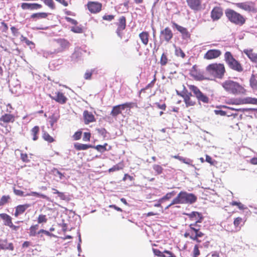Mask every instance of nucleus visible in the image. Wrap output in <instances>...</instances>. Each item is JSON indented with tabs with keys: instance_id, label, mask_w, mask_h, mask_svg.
Returning <instances> with one entry per match:
<instances>
[{
	"instance_id": "nucleus-1",
	"label": "nucleus",
	"mask_w": 257,
	"mask_h": 257,
	"mask_svg": "<svg viewBox=\"0 0 257 257\" xmlns=\"http://www.w3.org/2000/svg\"><path fill=\"white\" fill-rule=\"evenodd\" d=\"M221 86L224 90L229 94L234 95H245L247 90L244 86L237 81L231 79H227L221 83Z\"/></svg>"
},
{
	"instance_id": "nucleus-2",
	"label": "nucleus",
	"mask_w": 257,
	"mask_h": 257,
	"mask_svg": "<svg viewBox=\"0 0 257 257\" xmlns=\"http://www.w3.org/2000/svg\"><path fill=\"white\" fill-rule=\"evenodd\" d=\"M206 73L214 78L221 79L226 73L224 64L221 63H213L207 65L205 69Z\"/></svg>"
},
{
	"instance_id": "nucleus-3",
	"label": "nucleus",
	"mask_w": 257,
	"mask_h": 257,
	"mask_svg": "<svg viewBox=\"0 0 257 257\" xmlns=\"http://www.w3.org/2000/svg\"><path fill=\"white\" fill-rule=\"evenodd\" d=\"M224 60L230 69L239 73L243 71L242 65L234 57L231 52L226 51L225 52Z\"/></svg>"
},
{
	"instance_id": "nucleus-4",
	"label": "nucleus",
	"mask_w": 257,
	"mask_h": 257,
	"mask_svg": "<svg viewBox=\"0 0 257 257\" xmlns=\"http://www.w3.org/2000/svg\"><path fill=\"white\" fill-rule=\"evenodd\" d=\"M189 229L184 233V237H189L198 243L201 242V240L198 238L202 237L204 234L200 231V225L198 223H191L189 224Z\"/></svg>"
},
{
	"instance_id": "nucleus-5",
	"label": "nucleus",
	"mask_w": 257,
	"mask_h": 257,
	"mask_svg": "<svg viewBox=\"0 0 257 257\" xmlns=\"http://www.w3.org/2000/svg\"><path fill=\"white\" fill-rule=\"evenodd\" d=\"M197 199V197L194 194L189 193L185 191H181L173 199V203L191 204L195 203Z\"/></svg>"
},
{
	"instance_id": "nucleus-6",
	"label": "nucleus",
	"mask_w": 257,
	"mask_h": 257,
	"mask_svg": "<svg viewBox=\"0 0 257 257\" xmlns=\"http://www.w3.org/2000/svg\"><path fill=\"white\" fill-rule=\"evenodd\" d=\"M225 14L228 20L236 25L241 26L246 22V18L243 16L233 10L227 9Z\"/></svg>"
},
{
	"instance_id": "nucleus-7",
	"label": "nucleus",
	"mask_w": 257,
	"mask_h": 257,
	"mask_svg": "<svg viewBox=\"0 0 257 257\" xmlns=\"http://www.w3.org/2000/svg\"><path fill=\"white\" fill-rule=\"evenodd\" d=\"M189 89L193 93L197 100L199 102H202L204 103H208L209 102V97L196 86L194 85H188Z\"/></svg>"
},
{
	"instance_id": "nucleus-8",
	"label": "nucleus",
	"mask_w": 257,
	"mask_h": 257,
	"mask_svg": "<svg viewBox=\"0 0 257 257\" xmlns=\"http://www.w3.org/2000/svg\"><path fill=\"white\" fill-rule=\"evenodd\" d=\"M234 5L237 8L248 13H256L257 12L254 3L251 1L237 3Z\"/></svg>"
},
{
	"instance_id": "nucleus-9",
	"label": "nucleus",
	"mask_w": 257,
	"mask_h": 257,
	"mask_svg": "<svg viewBox=\"0 0 257 257\" xmlns=\"http://www.w3.org/2000/svg\"><path fill=\"white\" fill-rule=\"evenodd\" d=\"M134 103L133 102H125L123 104L114 106L110 112V115L113 117H116L121 113L122 110L125 108H131L133 107Z\"/></svg>"
},
{
	"instance_id": "nucleus-10",
	"label": "nucleus",
	"mask_w": 257,
	"mask_h": 257,
	"mask_svg": "<svg viewBox=\"0 0 257 257\" xmlns=\"http://www.w3.org/2000/svg\"><path fill=\"white\" fill-rule=\"evenodd\" d=\"M190 75L195 80L201 81L206 79L203 72L198 68V66L194 65L190 70Z\"/></svg>"
},
{
	"instance_id": "nucleus-11",
	"label": "nucleus",
	"mask_w": 257,
	"mask_h": 257,
	"mask_svg": "<svg viewBox=\"0 0 257 257\" xmlns=\"http://www.w3.org/2000/svg\"><path fill=\"white\" fill-rule=\"evenodd\" d=\"M222 55V52L219 49L208 50L204 55V59L210 60L217 59Z\"/></svg>"
},
{
	"instance_id": "nucleus-12",
	"label": "nucleus",
	"mask_w": 257,
	"mask_h": 257,
	"mask_svg": "<svg viewBox=\"0 0 257 257\" xmlns=\"http://www.w3.org/2000/svg\"><path fill=\"white\" fill-rule=\"evenodd\" d=\"M87 7L91 13L97 14L102 10V5L98 2L89 1L87 3Z\"/></svg>"
},
{
	"instance_id": "nucleus-13",
	"label": "nucleus",
	"mask_w": 257,
	"mask_h": 257,
	"mask_svg": "<svg viewBox=\"0 0 257 257\" xmlns=\"http://www.w3.org/2000/svg\"><path fill=\"white\" fill-rule=\"evenodd\" d=\"M183 98L187 107L194 106L196 104V100L193 98L192 93L188 90L186 92Z\"/></svg>"
},
{
	"instance_id": "nucleus-14",
	"label": "nucleus",
	"mask_w": 257,
	"mask_h": 257,
	"mask_svg": "<svg viewBox=\"0 0 257 257\" xmlns=\"http://www.w3.org/2000/svg\"><path fill=\"white\" fill-rule=\"evenodd\" d=\"M53 96L50 95L51 98L61 104L66 103L68 99L64 94L61 91H56Z\"/></svg>"
},
{
	"instance_id": "nucleus-15",
	"label": "nucleus",
	"mask_w": 257,
	"mask_h": 257,
	"mask_svg": "<svg viewBox=\"0 0 257 257\" xmlns=\"http://www.w3.org/2000/svg\"><path fill=\"white\" fill-rule=\"evenodd\" d=\"M223 9L220 7L216 6L213 8L210 13V17L213 21L219 20L223 16Z\"/></svg>"
},
{
	"instance_id": "nucleus-16",
	"label": "nucleus",
	"mask_w": 257,
	"mask_h": 257,
	"mask_svg": "<svg viewBox=\"0 0 257 257\" xmlns=\"http://www.w3.org/2000/svg\"><path fill=\"white\" fill-rule=\"evenodd\" d=\"M15 121V116L11 113H5L0 117V125L13 123Z\"/></svg>"
},
{
	"instance_id": "nucleus-17",
	"label": "nucleus",
	"mask_w": 257,
	"mask_h": 257,
	"mask_svg": "<svg viewBox=\"0 0 257 257\" xmlns=\"http://www.w3.org/2000/svg\"><path fill=\"white\" fill-rule=\"evenodd\" d=\"M58 47L54 50V53H58L63 52L70 46L69 42L65 39H59L57 40Z\"/></svg>"
},
{
	"instance_id": "nucleus-18",
	"label": "nucleus",
	"mask_w": 257,
	"mask_h": 257,
	"mask_svg": "<svg viewBox=\"0 0 257 257\" xmlns=\"http://www.w3.org/2000/svg\"><path fill=\"white\" fill-rule=\"evenodd\" d=\"M173 34L171 29L167 27L160 32V38L168 43L173 38Z\"/></svg>"
},
{
	"instance_id": "nucleus-19",
	"label": "nucleus",
	"mask_w": 257,
	"mask_h": 257,
	"mask_svg": "<svg viewBox=\"0 0 257 257\" xmlns=\"http://www.w3.org/2000/svg\"><path fill=\"white\" fill-rule=\"evenodd\" d=\"M184 214L187 215L191 221H194V223H201L203 219L202 214L197 211H193L190 213H184Z\"/></svg>"
},
{
	"instance_id": "nucleus-20",
	"label": "nucleus",
	"mask_w": 257,
	"mask_h": 257,
	"mask_svg": "<svg viewBox=\"0 0 257 257\" xmlns=\"http://www.w3.org/2000/svg\"><path fill=\"white\" fill-rule=\"evenodd\" d=\"M42 5L38 3H23L21 5V8L23 11L30 10L34 11L40 9Z\"/></svg>"
},
{
	"instance_id": "nucleus-21",
	"label": "nucleus",
	"mask_w": 257,
	"mask_h": 257,
	"mask_svg": "<svg viewBox=\"0 0 257 257\" xmlns=\"http://www.w3.org/2000/svg\"><path fill=\"white\" fill-rule=\"evenodd\" d=\"M188 7L192 10L199 11L202 9V0H186Z\"/></svg>"
},
{
	"instance_id": "nucleus-22",
	"label": "nucleus",
	"mask_w": 257,
	"mask_h": 257,
	"mask_svg": "<svg viewBox=\"0 0 257 257\" xmlns=\"http://www.w3.org/2000/svg\"><path fill=\"white\" fill-rule=\"evenodd\" d=\"M172 27L176 28L182 35L183 39H186L190 38V34L186 28L179 25L175 22H171Z\"/></svg>"
},
{
	"instance_id": "nucleus-23",
	"label": "nucleus",
	"mask_w": 257,
	"mask_h": 257,
	"mask_svg": "<svg viewBox=\"0 0 257 257\" xmlns=\"http://www.w3.org/2000/svg\"><path fill=\"white\" fill-rule=\"evenodd\" d=\"M83 116L84 122L85 124H88L89 123L93 122L96 121L94 115L92 112L85 110L83 111Z\"/></svg>"
},
{
	"instance_id": "nucleus-24",
	"label": "nucleus",
	"mask_w": 257,
	"mask_h": 257,
	"mask_svg": "<svg viewBox=\"0 0 257 257\" xmlns=\"http://www.w3.org/2000/svg\"><path fill=\"white\" fill-rule=\"evenodd\" d=\"M14 249V246L12 242L8 243L7 239L2 240L0 238V250H9L13 251Z\"/></svg>"
},
{
	"instance_id": "nucleus-25",
	"label": "nucleus",
	"mask_w": 257,
	"mask_h": 257,
	"mask_svg": "<svg viewBox=\"0 0 257 257\" xmlns=\"http://www.w3.org/2000/svg\"><path fill=\"white\" fill-rule=\"evenodd\" d=\"M30 206V205L29 204L18 205L15 208V212L14 213L15 216L17 217L20 215L22 214Z\"/></svg>"
},
{
	"instance_id": "nucleus-26",
	"label": "nucleus",
	"mask_w": 257,
	"mask_h": 257,
	"mask_svg": "<svg viewBox=\"0 0 257 257\" xmlns=\"http://www.w3.org/2000/svg\"><path fill=\"white\" fill-rule=\"evenodd\" d=\"M243 52L251 62L257 64V53H254L252 49H244Z\"/></svg>"
},
{
	"instance_id": "nucleus-27",
	"label": "nucleus",
	"mask_w": 257,
	"mask_h": 257,
	"mask_svg": "<svg viewBox=\"0 0 257 257\" xmlns=\"http://www.w3.org/2000/svg\"><path fill=\"white\" fill-rule=\"evenodd\" d=\"M49 15V13L46 12L36 13L32 14L30 16V18L33 21H36L40 19H46Z\"/></svg>"
},
{
	"instance_id": "nucleus-28",
	"label": "nucleus",
	"mask_w": 257,
	"mask_h": 257,
	"mask_svg": "<svg viewBox=\"0 0 257 257\" xmlns=\"http://www.w3.org/2000/svg\"><path fill=\"white\" fill-rule=\"evenodd\" d=\"M107 146H108L107 143H104V145H98L96 146H92V148L96 150H97L98 152L101 153H103L105 151H110L111 150L112 147L110 146H109L108 148H107Z\"/></svg>"
},
{
	"instance_id": "nucleus-29",
	"label": "nucleus",
	"mask_w": 257,
	"mask_h": 257,
	"mask_svg": "<svg viewBox=\"0 0 257 257\" xmlns=\"http://www.w3.org/2000/svg\"><path fill=\"white\" fill-rule=\"evenodd\" d=\"M139 37L142 43L145 45L147 46L149 41L150 35L149 32L147 31H143L139 34Z\"/></svg>"
},
{
	"instance_id": "nucleus-30",
	"label": "nucleus",
	"mask_w": 257,
	"mask_h": 257,
	"mask_svg": "<svg viewBox=\"0 0 257 257\" xmlns=\"http://www.w3.org/2000/svg\"><path fill=\"white\" fill-rule=\"evenodd\" d=\"M0 218L3 220L4 225L6 226H9L10 225L13 223L12 218L8 214L4 213H1Z\"/></svg>"
},
{
	"instance_id": "nucleus-31",
	"label": "nucleus",
	"mask_w": 257,
	"mask_h": 257,
	"mask_svg": "<svg viewBox=\"0 0 257 257\" xmlns=\"http://www.w3.org/2000/svg\"><path fill=\"white\" fill-rule=\"evenodd\" d=\"M117 31H121L125 29L126 27V18L124 16L120 17L118 19L117 23Z\"/></svg>"
},
{
	"instance_id": "nucleus-32",
	"label": "nucleus",
	"mask_w": 257,
	"mask_h": 257,
	"mask_svg": "<svg viewBox=\"0 0 257 257\" xmlns=\"http://www.w3.org/2000/svg\"><path fill=\"white\" fill-rule=\"evenodd\" d=\"M249 85L254 90H257V75L251 74L249 79Z\"/></svg>"
},
{
	"instance_id": "nucleus-33",
	"label": "nucleus",
	"mask_w": 257,
	"mask_h": 257,
	"mask_svg": "<svg viewBox=\"0 0 257 257\" xmlns=\"http://www.w3.org/2000/svg\"><path fill=\"white\" fill-rule=\"evenodd\" d=\"M74 148L77 151L86 150L89 148H92V145L88 144H83L80 143H76L74 145Z\"/></svg>"
},
{
	"instance_id": "nucleus-34",
	"label": "nucleus",
	"mask_w": 257,
	"mask_h": 257,
	"mask_svg": "<svg viewBox=\"0 0 257 257\" xmlns=\"http://www.w3.org/2000/svg\"><path fill=\"white\" fill-rule=\"evenodd\" d=\"M40 132V127L36 125L31 130V135L33 136V140L35 141L38 139V134Z\"/></svg>"
},
{
	"instance_id": "nucleus-35",
	"label": "nucleus",
	"mask_w": 257,
	"mask_h": 257,
	"mask_svg": "<svg viewBox=\"0 0 257 257\" xmlns=\"http://www.w3.org/2000/svg\"><path fill=\"white\" fill-rule=\"evenodd\" d=\"M176 194V192L175 191H172V192L167 193L164 196L159 200V202L163 203L166 200H168L174 196Z\"/></svg>"
},
{
	"instance_id": "nucleus-36",
	"label": "nucleus",
	"mask_w": 257,
	"mask_h": 257,
	"mask_svg": "<svg viewBox=\"0 0 257 257\" xmlns=\"http://www.w3.org/2000/svg\"><path fill=\"white\" fill-rule=\"evenodd\" d=\"M39 228L38 224L33 225L29 228V236H35L38 234L37 230Z\"/></svg>"
},
{
	"instance_id": "nucleus-37",
	"label": "nucleus",
	"mask_w": 257,
	"mask_h": 257,
	"mask_svg": "<svg viewBox=\"0 0 257 257\" xmlns=\"http://www.w3.org/2000/svg\"><path fill=\"white\" fill-rule=\"evenodd\" d=\"M244 224L243 219L240 217H237L235 218L233 221V224L236 228L240 229L241 226Z\"/></svg>"
},
{
	"instance_id": "nucleus-38",
	"label": "nucleus",
	"mask_w": 257,
	"mask_h": 257,
	"mask_svg": "<svg viewBox=\"0 0 257 257\" xmlns=\"http://www.w3.org/2000/svg\"><path fill=\"white\" fill-rule=\"evenodd\" d=\"M42 138L45 141L49 143H53L55 141V139L46 132H43Z\"/></svg>"
},
{
	"instance_id": "nucleus-39",
	"label": "nucleus",
	"mask_w": 257,
	"mask_h": 257,
	"mask_svg": "<svg viewBox=\"0 0 257 257\" xmlns=\"http://www.w3.org/2000/svg\"><path fill=\"white\" fill-rule=\"evenodd\" d=\"M59 118V116L58 115H56L54 113L52 114L49 117V122H50L51 127H53L54 124L57 122Z\"/></svg>"
},
{
	"instance_id": "nucleus-40",
	"label": "nucleus",
	"mask_w": 257,
	"mask_h": 257,
	"mask_svg": "<svg viewBox=\"0 0 257 257\" xmlns=\"http://www.w3.org/2000/svg\"><path fill=\"white\" fill-rule=\"evenodd\" d=\"M226 103L228 104L235 105L243 104V99L242 98L232 99L226 102Z\"/></svg>"
},
{
	"instance_id": "nucleus-41",
	"label": "nucleus",
	"mask_w": 257,
	"mask_h": 257,
	"mask_svg": "<svg viewBox=\"0 0 257 257\" xmlns=\"http://www.w3.org/2000/svg\"><path fill=\"white\" fill-rule=\"evenodd\" d=\"M172 158L176 159L186 164L190 165L191 164V163L192 162V161L191 160H190L189 159L184 158L181 156H180L179 155L173 156H172Z\"/></svg>"
},
{
	"instance_id": "nucleus-42",
	"label": "nucleus",
	"mask_w": 257,
	"mask_h": 257,
	"mask_svg": "<svg viewBox=\"0 0 257 257\" xmlns=\"http://www.w3.org/2000/svg\"><path fill=\"white\" fill-rule=\"evenodd\" d=\"M11 197L10 195H3L0 199V206H4L9 203Z\"/></svg>"
},
{
	"instance_id": "nucleus-43",
	"label": "nucleus",
	"mask_w": 257,
	"mask_h": 257,
	"mask_svg": "<svg viewBox=\"0 0 257 257\" xmlns=\"http://www.w3.org/2000/svg\"><path fill=\"white\" fill-rule=\"evenodd\" d=\"M123 168V165L122 163H118L117 164H116L115 165H114L112 167L109 169L108 172L109 173L119 171L120 170H122Z\"/></svg>"
},
{
	"instance_id": "nucleus-44",
	"label": "nucleus",
	"mask_w": 257,
	"mask_h": 257,
	"mask_svg": "<svg viewBox=\"0 0 257 257\" xmlns=\"http://www.w3.org/2000/svg\"><path fill=\"white\" fill-rule=\"evenodd\" d=\"M168 62V58L166 53H163L161 57L160 63L161 66H165L167 65Z\"/></svg>"
},
{
	"instance_id": "nucleus-45",
	"label": "nucleus",
	"mask_w": 257,
	"mask_h": 257,
	"mask_svg": "<svg viewBox=\"0 0 257 257\" xmlns=\"http://www.w3.org/2000/svg\"><path fill=\"white\" fill-rule=\"evenodd\" d=\"M215 112L216 114L220 115L221 116H233L234 117H236L237 115V113H231L230 114H228L227 112L222 110H215Z\"/></svg>"
},
{
	"instance_id": "nucleus-46",
	"label": "nucleus",
	"mask_w": 257,
	"mask_h": 257,
	"mask_svg": "<svg viewBox=\"0 0 257 257\" xmlns=\"http://www.w3.org/2000/svg\"><path fill=\"white\" fill-rule=\"evenodd\" d=\"M28 195L41 197V198H42L43 199H45L47 200H49V198L47 196H46L44 194H43L39 193L37 192H34V191L31 192L30 193L28 194Z\"/></svg>"
},
{
	"instance_id": "nucleus-47",
	"label": "nucleus",
	"mask_w": 257,
	"mask_h": 257,
	"mask_svg": "<svg viewBox=\"0 0 257 257\" xmlns=\"http://www.w3.org/2000/svg\"><path fill=\"white\" fill-rule=\"evenodd\" d=\"M175 53L177 57H180L183 59H184L186 56L185 53L180 47L176 48L175 50Z\"/></svg>"
},
{
	"instance_id": "nucleus-48",
	"label": "nucleus",
	"mask_w": 257,
	"mask_h": 257,
	"mask_svg": "<svg viewBox=\"0 0 257 257\" xmlns=\"http://www.w3.org/2000/svg\"><path fill=\"white\" fill-rule=\"evenodd\" d=\"M44 4L50 9L54 10L56 8L55 3L53 0H42Z\"/></svg>"
},
{
	"instance_id": "nucleus-49",
	"label": "nucleus",
	"mask_w": 257,
	"mask_h": 257,
	"mask_svg": "<svg viewBox=\"0 0 257 257\" xmlns=\"http://www.w3.org/2000/svg\"><path fill=\"white\" fill-rule=\"evenodd\" d=\"M243 99V104L250 103L253 104H257V98L246 97Z\"/></svg>"
},
{
	"instance_id": "nucleus-50",
	"label": "nucleus",
	"mask_w": 257,
	"mask_h": 257,
	"mask_svg": "<svg viewBox=\"0 0 257 257\" xmlns=\"http://www.w3.org/2000/svg\"><path fill=\"white\" fill-rule=\"evenodd\" d=\"M48 220L46 215L40 214L37 218V221L38 223H46Z\"/></svg>"
},
{
	"instance_id": "nucleus-51",
	"label": "nucleus",
	"mask_w": 257,
	"mask_h": 257,
	"mask_svg": "<svg viewBox=\"0 0 257 257\" xmlns=\"http://www.w3.org/2000/svg\"><path fill=\"white\" fill-rule=\"evenodd\" d=\"M155 173L158 174H161L163 172V168L159 165H154L153 167Z\"/></svg>"
},
{
	"instance_id": "nucleus-52",
	"label": "nucleus",
	"mask_w": 257,
	"mask_h": 257,
	"mask_svg": "<svg viewBox=\"0 0 257 257\" xmlns=\"http://www.w3.org/2000/svg\"><path fill=\"white\" fill-rule=\"evenodd\" d=\"M40 233H44L46 235L50 236V237L55 236V235H54L53 233H51L50 231H47L46 230H44L43 229H41L39 231H38V234H40Z\"/></svg>"
},
{
	"instance_id": "nucleus-53",
	"label": "nucleus",
	"mask_w": 257,
	"mask_h": 257,
	"mask_svg": "<svg viewBox=\"0 0 257 257\" xmlns=\"http://www.w3.org/2000/svg\"><path fill=\"white\" fill-rule=\"evenodd\" d=\"M52 172L54 173V174L56 176L58 175L59 176V178L60 179H62L64 177V175L63 173L60 172L57 169L54 168L52 170Z\"/></svg>"
},
{
	"instance_id": "nucleus-54",
	"label": "nucleus",
	"mask_w": 257,
	"mask_h": 257,
	"mask_svg": "<svg viewBox=\"0 0 257 257\" xmlns=\"http://www.w3.org/2000/svg\"><path fill=\"white\" fill-rule=\"evenodd\" d=\"M82 136V132L79 131L75 133L73 135L72 138L74 140L77 141L81 139Z\"/></svg>"
},
{
	"instance_id": "nucleus-55",
	"label": "nucleus",
	"mask_w": 257,
	"mask_h": 257,
	"mask_svg": "<svg viewBox=\"0 0 257 257\" xmlns=\"http://www.w3.org/2000/svg\"><path fill=\"white\" fill-rule=\"evenodd\" d=\"M222 107L223 108H227L228 109L234 110L236 111H240V112H244L245 110H246L244 108H235V107H228L225 105H223Z\"/></svg>"
},
{
	"instance_id": "nucleus-56",
	"label": "nucleus",
	"mask_w": 257,
	"mask_h": 257,
	"mask_svg": "<svg viewBox=\"0 0 257 257\" xmlns=\"http://www.w3.org/2000/svg\"><path fill=\"white\" fill-rule=\"evenodd\" d=\"M94 70H87L84 74V77L85 79H90Z\"/></svg>"
},
{
	"instance_id": "nucleus-57",
	"label": "nucleus",
	"mask_w": 257,
	"mask_h": 257,
	"mask_svg": "<svg viewBox=\"0 0 257 257\" xmlns=\"http://www.w3.org/2000/svg\"><path fill=\"white\" fill-rule=\"evenodd\" d=\"M71 30L75 33H82L83 32L82 28L80 27H73Z\"/></svg>"
},
{
	"instance_id": "nucleus-58",
	"label": "nucleus",
	"mask_w": 257,
	"mask_h": 257,
	"mask_svg": "<svg viewBox=\"0 0 257 257\" xmlns=\"http://www.w3.org/2000/svg\"><path fill=\"white\" fill-rule=\"evenodd\" d=\"M114 18V16L112 15H105L102 17L103 20L111 21Z\"/></svg>"
},
{
	"instance_id": "nucleus-59",
	"label": "nucleus",
	"mask_w": 257,
	"mask_h": 257,
	"mask_svg": "<svg viewBox=\"0 0 257 257\" xmlns=\"http://www.w3.org/2000/svg\"><path fill=\"white\" fill-rule=\"evenodd\" d=\"M207 162L209 163L211 165H214L216 162L215 160H213L212 158L208 155H206V160Z\"/></svg>"
},
{
	"instance_id": "nucleus-60",
	"label": "nucleus",
	"mask_w": 257,
	"mask_h": 257,
	"mask_svg": "<svg viewBox=\"0 0 257 257\" xmlns=\"http://www.w3.org/2000/svg\"><path fill=\"white\" fill-rule=\"evenodd\" d=\"M230 204L232 206H236L240 209H243L244 208L243 205L240 202L232 201L230 203Z\"/></svg>"
},
{
	"instance_id": "nucleus-61",
	"label": "nucleus",
	"mask_w": 257,
	"mask_h": 257,
	"mask_svg": "<svg viewBox=\"0 0 257 257\" xmlns=\"http://www.w3.org/2000/svg\"><path fill=\"white\" fill-rule=\"evenodd\" d=\"M187 89H186V88L185 87V86H183V89L182 90V91L180 92L178 90H176V93L178 95L182 97V98H183L184 96L185 95V94H186V92L187 91Z\"/></svg>"
},
{
	"instance_id": "nucleus-62",
	"label": "nucleus",
	"mask_w": 257,
	"mask_h": 257,
	"mask_svg": "<svg viewBox=\"0 0 257 257\" xmlns=\"http://www.w3.org/2000/svg\"><path fill=\"white\" fill-rule=\"evenodd\" d=\"M58 197L62 200H68V197L65 194L64 192H60L59 193Z\"/></svg>"
},
{
	"instance_id": "nucleus-63",
	"label": "nucleus",
	"mask_w": 257,
	"mask_h": 257,
	"mask_svg": "<svg viewBox=\"0 0 257 257\" xmlns=\"http://www.w3.org/2000/svg\"><path fill=\"white\" fill-rule=\"evenodd\" d=\"M200 255V250L199 249L198 245L196 244L193 249V256H198Z\"/></svg>"
},
{
	"instance_id": "nucleus-64",
	"label": "nucleus",
	"mask_w": 257,
	"mask_h": 257,
	"mask_svg": "<svg viewBox=\"0 0 257 257\" xmlns=\"http://www.w3.org/2000/svg\"><path fill=\"white\" fill-rule=\"evenodd\" d=\"M91 138V134L90 133L85 132L83 134V140L84 141L89 142Z\"/></svg>"
}]
</instances>
